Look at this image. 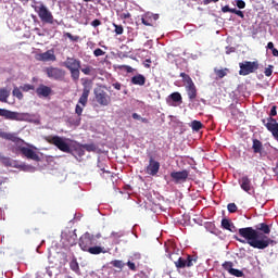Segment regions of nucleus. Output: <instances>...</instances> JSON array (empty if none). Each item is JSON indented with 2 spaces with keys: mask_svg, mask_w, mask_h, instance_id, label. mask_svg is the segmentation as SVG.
Segmentation results:
<instances>
[{
  "mask_svg": "<svg viewBox=\"0 0 278 278\" xmlns=\"http://www.w3.org/2000/svg\"><path fill=\"white\" fill-rule=\"evenodd\" d=\"M270 233V226L266 223H260L253 227L240 228L239 236H235L233 238L237 242H241V244H249L253 249H258L264 251V249H268L270 244H275V240L270 239L268 236Z\"/></svg>",
  "mask_w": 278,
  "mask_h": 278,
  "instance_id": "1",
  "label": "nucleus"
},
{
  "mask_svg": "<svg viewBox=\"0 0 278 278\" xmlns=\"http://www.w3.org/2000/svg\"><path fill=\"white\" fill-rule=\"evenodd\" d=\"M4 140H10L14 144L11 148V151L13 153H16V155H23V157H27V160H33L34 162H40V156L34 149L36 147L29 146L30 148H27L24 146V140L18 138L15 134L12 132H3L1 136Z\"/></svg>",
  "mask_w": 278,
  "mask_h": 278,
  "instance_id": "2",
  "label": "nucleus"
},
{
  "mask_svg": "<svg viewBox=\"0 0 278 278\" xmlns=\"http://www.w3.org/2000/svg\"><path fill=\"white\" fill-rule=\"evenodd\" d=\"M81 86H83V93L78 100V103L80 105L76 104V108H75V114H77V116H81V114H84V109L86 108V105H88V97H90V92L92 91V86H93L92 79L81 78Z\"/></svg>",
  "mask_w": 278,
  "mask_h": 278,
  "instance_id": "3",
  "label": "nucleus"
},
{
  "mask_svg": "<svg viewBox=\"0 0 278 278\" xmlns=\"http://www.w3.org/2000/svg\"><path fill=\"white\" fill-rule=\"evenodd\" d=\"M31 8L38 14L41 23H46L48 25H53L55 23V18L53 17V13L49 11V8L45 5L42 2H38L36 0H31Z\"/></svg>",
  "mask_w": 278,
  "mask_h": 278,
  "instance_id": "4",
  "label": "nucleus"
},
{
  "mask_svg": "<svg viewBox=\"0 0 278 278\" xmlns=\"http://www.w3.org/2000/svg\"><path fill=\"white\" fill-rule=\"evenodd\" d=\"M64 66L70 71L73 81H79L81 61L75 58H67L64 62Z\"/></svg>",
  "mask_w": 278,
  "mask_h": 278,
  "instance_id": "5",
  "label": "nucleus"
},
{
  "mask_svg": "<svg viewBox=\"0 0 278 278\" xmlns=\"http://www.w3.org/2000/svg\"><path fill=\"white\" fill-rule=\"evenodd\" d=\"M180 77L182 78V84L185 85V90L188 94L189 101H194L197 99V85H194V81L190 77V75L186 73H180Z\"/></svg>",
  "mask_w": 278,
  "mask_h": 278,
  "instance_id": "6",
  "label": "nucleus"
},
{
  "mask_svg": "<svg viewBox=\"0 0 278 278\" xmlns=\"http://www.w3.org/2000/svg\"><path fill=\"white\" fill-rule=\"evenodd\" d=\"M47 141L49 144H53L59 149V151H62L63 153H71V146L64 140V138L60 136H52L48 137Z\"/></svg>",
  "mask_w": 278,
  "mask_h": 278,
  "instance_id": "7",
  "label": "nucleus"
},
{
  "mask_svg": "<svg viewBox=\"0 0 278 278\" xmlns=\"http://www.w3.org/2000/svg\"><path fill=\"white\" fill-rule=\"evenodd\" d=\"M0 116L7 118V121H28L29 113H18L7 109H0Z\"/></svg>",
  "mask_w": 278,
  "mask_h": 278,
  "instance_id": "8",
  "label": "nucleus"
},
{
  "mask_svg": "<svg viewBox=\"0 0 278 278\" xmlns=\"http://www.w3.org/2000/svg\"><path fill=\"white\" fill-rule=\"evenodd\" d=\"M239 75L247 77V75H251V73H255L260 68V63L257 61H244L239 63Z\"/></svg>",
  "mask_w": 278,
  "mask_h": 278,
  "instance_id": "9",
  "label": "nucleus"
},
{
  "mask_svg": "<svg viewBox=\"0 0 278 278\" xmlns=\"http://www.w3.org/2000/svg\"><path fill=\"white\" fill-rule=\"evenodd\" d=\"M46 74L49 79H54L55 81H62L66 77V71L60 67H46Z\"/></svg>",
  "mask_w": 278,
  "mask_h": 278,
  "instance_id": "10",
  "label": "nucleus"
},
{
  "mask_svg": "<svg viewBox=\"0 0 278 278\" xmlns=\"http://www.w3.org/2000/svg\"><path fill=\"white\" fill-rule=\"evenodd\" d=\"M263 125H265L267 131H270L275 140L278 142V123L276 118L267 117L262 119Z\"/></svg>",
  "mask_w": 278,
  "mask_h": 278,
  "instance_id": "11",
  "label": "nucleus"
},
{
  "mask_svg": "<svg viewBox=\"0 0 278 278\" xmlns=\"http://www.w3.org/2000/svg\"><path fill=\"white\" fill-rule=\"evenodd\" d=\"M93 92H94L96 101L97 103H99V105H103V106L110 105L112 98H110V94H108L105 90L94 89Z\"/></svg>",
  "mask_w": 278,
  "mask_h": 278,
  "instance_id": "12",
  "label": "nucleus"
},
{
  "mask_svg": "<svg viewBox=\"0 0 278 278\" xmlns=\"http://www.w3.org/2000/svg\"><path fill=\"white\" fill-rule=\"evenodd\" d=\"M35 60L37 62H55L58 58L55 56V50L50 49L46 52L35 54Z\"/></svg>",
  "mask_w": 278,
  "mask_h": 278,
  "instance_id": "13",
  "label": "nucleus"
},
{
  "mask_svg": "<svg viewBox=\"0 0 278 278\" xmlns=\"http://www.w3.org/2000/svg\"><path fill=\"white\" fill-rule=\"evenodd\" d=\"M197 264V257L192 255H188L187 258L179 257L177 262H175L176 268H190Z\"/></svg>",
  "mask_w": 278,
  "mask_h": 278,
  "instance_id": "14",
  "label": "nucleus"
},
{
  "mask_svg": "<svg viewBox=\"0 0 278 278\" xmlns=\"http://www.w3.org/2000/svg\"><path fill=\"white\" fill-rule=\"evenodd\" d=\"M94 244V237L90 233H85L79 239V247L81 251H87Z\"/></svg>",
  "mask_w": 278,
  "mask_h": 278,
  "instance_id": "15",
  "label": "nucleus"
},
{
  "mask_svg": "<svg viewBox=\"0 0 278 278\" xmlns=\"http://www.w3.org/2000/svg\"><path fill=\"white\" fill-rule=\"evenodd\" d=\"M147 175L155 177L160 173V162L155 161L153 156H150L149 165L146 167Z\"/></svg>",
  "mask_w": 278,
  "mask_h": 278,
  "instance_id": "16",
  "label": "nucleus"
},
{
  "mask_svg": "<svg viewBox=\"0 0 278 278\" xmlns=\"http://www.w3.org/2000/svg\"><path fill=\"white\" fill-rule=\"evenodd\" d=\"M160 18V14H153L151 12H147L141 16L142 25L146 27H153V23Z\"/></svg>",
  "mask_w": 278,
  "mask_h": 278,
  "instance_id": "17",
  "label": "nucleus"
},
{
  "mask_svg": "<svg viewBox=\"0 0 278 278\" xmlns=\"http://www.w3.org/2000/svg\"><path fill=\"white\" fill-rule=\"evenodd\" d=\"M190 175L188 169H184L181 172H172L170 177L175 181V184H181V181H186Z\"/></svg>",
  "mask_w": 278,
  "mask_h": 278,
  "instance_id": "18",
  "label": "nucleus"
},
{
  "mask_svg": "<svg viewBox=\"0 0 278 278\" xmlns=\"http://www.w3.org/2000/svg\"><path fill=\"white\" fill-rule=\"evenodd\" d=\"M238 181L241 190H243L248 194H251V191H253V185L251 184V179L249 178V176H242Z\"/></svg>",
  "mask_w": 278,
  "mask_h": 278,
  "instance_id": "19",
  "label": "nucleus"
},
{
  "mask_svg": "<svg viewBox=\"0 0 278 278\" xmlns=\"http://www.w3.org/2000/svg\"><path fill=\"white\" fill-rule=\"evenodd\" d=\"M51 92V87L47 85H39V87L36 89V94L38 97H43L45 99H47V97H49Z\"/></svg>",
  "mask_w": 278,
  "mask_h": 278,
  "instance_id": "20",
  "label": "nucleus"
},
{
  "mask_svg": "<svg viewBox=\"0 0 278 278\" xmlns=\"http://www.w3.org/2000/svg\"><path fill=\"white\" fill-rule=\"evenodd\" d=\"M130 81L134 86H144L147 84V77L142 74H137L131 77Z\"/></svg>",
  "mask_w": 278,
  "mask_h": 278,
  "instance_id": "21",
  "label": "nucleus"
},
{
  "mask_svg": "<svg viewBox=\"0 0 278 278\" xmlns=\"http://www.w3.org/2000/svg\"><path fill=\"white\" fill-rule=\"evenodd\" d=\"M222 227H223V229H226L227 231H230L231 233H233V229H236V226L233 225V223H231V220L227 219V218L222 219Z\"/></svg>",
  "mask_w": 278,
  "mask_h": 278,
  "instance_id": "22",
  "label": "nucleus"
},
{
  "mask_svg": "<svg viewBox=\"0 0 278 278\" xmlns=\"http://www.w3.org/2000/svg\"><path fill=\"white\" fill-rule=\"evenodd\" d=\"M252 142L253 153H262L264 150V144H262V141H260V139H253Z\"/></svg>",
  "mask_w": 278,
  "mask_h": 278,
  "instance_id": "23",
  "label": "nucleus"
},
{
  "mask_svg": "<svg viewBox=\"0 0 278 278\" xmlns=\"http://www.w3.org/2000/svg\"><path fill=\"white\" fill-rule=\"evenodd\" d=\"M70 268L73 270V273H76V275H79V263L77 262V257H73V260L70 262Z\"/></svg>",
  "mask_w": 278,
  "mask_h": 278,
  "instance_id": "24",
  "label": "nucleus"
},
{
  "mask_svg": "<svg viewBox=\"0 0 278 278\" xmlns=\"http://www.w3.org/2000/svg\"><path fill=\"white\" fill-rule=\"evenodd\" d=\"M9 98H10V90L5 88H0V101L2 103H8Z\"/></svg>",
  "mask_w": 278,
  "mask_h": 278,
  "instance_id": "25",
  "label": "nucleus"
},
{
  "mask_svg": "<svg viewBox=\"0 0 278 278\" xmlns=\"http://www.w3.org/2000/svg\"><path fill=\"white\" fill-rule=\"evenodd\" d=\"M87 253H90L91 255H101V253H105V251H103V248L96 245L88 249Z\"/></svg>",
  "mask_w": 278,
  "mask_h": 278,
  "instance_id": "26",
  "label": "nucleus"
},
{
  "mask_svg": "<svg viewBox=\"0 0 278 278\" xmlns=\"http://www.w3.org/2000/svg\"><path fill=\"white\" fill-rule=\"evenodd\" d=\"M123 236H125V233L123 232V231H119V232H112L111 233V238H112V240H113V242L115 243V244H121V238H123Z\"/></svg>",
  "mask_w": 278,
  "mask_h": 278,
  "instance_id": "27",
  "label": "nucleus"
},
{
  "mask_svg": "<svg viewBox=\"0 0 278 278\" xmlns=\"http://www.w3.org/2000/svg\"><path fill=\"white\" fill-rule=\"evenodd\" d=\"M190 127L193 131H201V129H203V123L194 119L191 122Z\"/></svg>",
  "mask_w": 278,
  "mask_h": 278,
  "instance_id": "28",
  "label": "nucleus"
},
{
  "mask_svg": "<svg viewBox=\"0 0 278 278\" xmlns=\"http://www.w3.org/2000/svg\"><path fill=\"white\" fill-rule=\"evenodd\" d=\"M169 99H172V101H174V103H181V93L179 92H173L170 96H169Z\"/></svg>",
  "mask_w": 278,
  "mask_h": 278,
  "instance_id": "29",
  "label": "nucleus"
},
{
  "mask_svg": "<svg viewBox=\"0 0 278 278\" xmlns=\"http://www.w3.org/2000/svg\"><path fill=\"white\" fill-rule=\"evenodd\" d=\"M13 97H16L20 101L23 99V92L21 91V88L14 87L12 91Z\"/></svg>",
  "mask_w": 278,
  "mask_h": 278,
  "instance_id": "30",
  "label": "nucleus"
},
{
  "mask_svg": "<svg viewBox=\"0 0 278 278\" xmlns=\"http://www.w3.org/2000/svg\"><path fill=\"white\" fill-rule=\"evenodd\" d=\"M64 37L68 38L72 42H79V36H75L71 33H64Z\"/></svg>",
  "mask_w": 278,
  "mask_h": 278,
  "instance_id": "31",
  "label": "nucleus"
},
{
  "mask_svg": "<svg viewBox=\"0 0 278 278\" xmlns=\"http://www.w3.org/2000/svg\"><path fill=\"white\" fill-rule=\"evenodd\" d=\"M229 275H232L233 277H243L244 271L240 270V269L232 268V269H230Z\"/></svg>",
  "mask_w": 278,
  "mask_h": 278,
  "instance_id": "32",
  "label": "nucleus"
},
{
  "mask_svg": "<svg viewBox=\"0 0 278 278\" xmlns=\"http://www.w3.org/2000/svg\"><path fill=\"white\" fill-rule=\"evenodd\" d=\"M83 149H86L90 153L97 151V146L94 143L83 144Z\"/></svg>",
  "mask_w": 278,
  "mask_h": 278,
  "instance_id": "33",
  "label": "nucleus"
},
{
  "mask_svg": "<svg viewBox=\"0 0 278 278\" xmlns=\"http://www.w3.org/2000/svg\"><path fill=\"white\" fill-rule=\"evenodd\" d=\"M113 27L115 28V34L117 36H122V34L125 31V28H123V25L113 24Z\"/></svg>",
  "mask_w": 278,
  "mask_h": 278,
  "instance_id": "34",
  "label": "nucleus"
},
{
  "mask_svg": "<svg viewBox=\"0 0 278 278\" xmlns=\"http://www.w3.org/2000/svg\"><path fill=\"white\" fill-rule=\"evenodd\" d=\"M227 210L230 214H236V212H238V205H236V203H229Z\"/></svg>",
  "mask_w": 278,
  "mask_h": 278,
  "instance_id": "35",
  "label": "nucleus"
},
{
  "mask_svg": "<svg viewBox=\"0 0 278 278\" xmlns=\"http://www.w3.org/2000/svg\"><path fill=\"white\" fill-rule=\"evenodd\" d=\"M223 268H224V270H227L230 274L231 270H233V263L232 262H225L223 264Z\"/></svg>",
  "mask_w": 278,
  "mask_h": 278,
  "instance_id": "36",
  "label": "nucleus"
},
{
  "mask_svg": "<svg viewBox=\"0 0 278 278\" xmlns=\"http://www.w3.org/2000/svg\"><path fill=\"white\" fill-rule=\"evenodd\" d=\"M34 89H35L34 85H29V84H26L20 87V90H23V92H29V90H34Z\"/></svg>",
  "mask_w": 278,
  "mask_h": 278,
  "instance_id": "37",
  "label": "nucleus"
},
{
  "mask_svg": "<svg viewBox=\"0 0 278 278\" xmlns=\"http://www.w3.org/2000/svg\"><path fill=\"white\" fill-rule=\"evenodd\" d=\"M236 5L237 8H239V10H244L247 8V2H244L243 0H237Z\"/></svg>",
  "mask_w": 278,
  "mask_h": 278,
  "instance_id": "38",
  "label": "nucleus"
},
{
  "mask_svg": "<svg viewBox=\"0 0 278 278\" xmlns=\"http://www.w3.org/2000/svg\"><path fill=\"white\" fill-rule=\"evenodd\" d=\"M273 68H275L273 65H268V67L265 68L264 74L266 77H270V75H273Z\"/></svg>",
  "mask_w": 278,
  "mask_h": 278,
  "instance_id": "39",
  "label": "nucleus"
},
{
  "mask_svg": "<svg viewBox=\"0 0 278 278\" xmlns=\"http://www.w3.org/2000/svg\"><path fill=\"white\" fill-rule=\"evenodd\" d=\"M216 75L219 79H223V77L227 76V70H218L216 71Z\"/></svg>",
  "mask_w": 278,
  "mask_h": 278,
  "instance_id": "40",
  "label": "nucleus"
},
{
  "mask_svg": "<svg viewBox=\"0 0 278 278\" xmlns=\"http://www.w3.org/2000/svg\"><path fill=\"white\" fill-rule=\"evenodd\" d=\"M93 55L96 58H101V55H105V51H103L102 49L100 48H97L94 51H93Z\"/></svg>",
  "mask_w": 278,
  "mask_h": 278,
  "instance_id": "41",
  "label": "nucleus"
},
{
  "mask_svg": "<svg viewBox=\"0 0 278 278\" xmlns=\"http://www.w3.org/2000/svg\"><path fill=\"white\" fill-rule=\"evenodd\" d=\"M111 264L114 266V268H123V261L115 260L112 261Z\"/></svg>",
  "mask_w": 278,
  "mask_h": 278,
  "instance_id": "42",
  "label": "nucleus"
},
{
  "mask_svg": "<svg viewBox=\"0 0 278 278\" xmlns=\"http://www.w3.org/2000/svg\"><path fill=\"white\" fill-rule=\"evenodd\" d=\"M81 73H84V75H90V73H92V66L87 65L86 67H83Z\"/></svg>",
  "mask_w": 278,
  "mask_h": 278,
  "instance_id": "43",
  "label": "nucleus"
},
{
  "mask_svg": "<svg viewBox=\"0 0 278 278\" xmlns=\"http://www.w3.org/2000/svg\"><path fill=\"white\" fill-rule=\"evenodd\" d=\"M274 116H277V106L276 105L271 106L268 118H275Z\"/></svg>",
  "mask_w": 278,
  "mask_h": 278,
  "instance_id": "44",
  "label": "nucleus"
},
{
  "mask_svg": "<svg viewBox=\"0 0 278 278\" xmlns=\"http://www.w3.org/2000/svg\"><path fill=\"white\" fill-rule=\"evenodd\" d=\"M230 53H236V48L235 47H226V54L230 55Z\"/></svg>",
  "mask_w": 278,
  "mask_h": 278,
  "instance_id": "45",
  "label": "nucleus"
},
{
  "mask_svg": "<svg viewBox=\"0 0 278 278\" xmlns=\"http://www.w3.org/2000/svg\"><path fill=\"white\" fill-rule=\"evenodd\" d=\"M232 14H236L237 16H240V18H243L244 13L240 10L233 9Z\"/></svg>",
  "mask_w": 278,
  "mask_h": 278,
  "instance_id": "46",
  "label": "nucleus"
},
{
  "mask_svg": "<svg viewBox=\"0 0 278 278\" xmlns=\"http://www.w3.org/2000/svg\"><path fill=\"white\" fill-rule=\"evenodd\" d=\"M222 12H224V14H226V12L233 14V9L229 8V5H225L222 8Z\"/></svg>",
  "mask_w": 278,
  "mask_h": 278,
  "instance_id": "47",
  "label": "nucleus"
},
{
  "mask_svg": "<svg viewBox=\"0 0 278 278\" xmlns=\"http://www.w3.org/2000/svg\"><path fill=\"white\" fill-rule=\"evenodd\" d=\"M121 18H123L124 21H127V18H131V13L129 12L122 13Z\"/></svg>",
  "mask_w": 278,
  "mask_h": 278,
  "instance_id": "48",
  "label": "nucleus"
},
{
  "mask_svg": "<svg viewBox=\"0 0 278 278\" xmlns=\"http://www.w3.org/2000/svg\"><path fill=\"white\" fill-rule=\"evenodd\" d=\"M127 266H128V268H130V270H132L134 273H136V264H135V263L128 261Z\"/></svg>",
  "mask_w": 278,
  "mask_h": 278,
  "instance_id": "49",
  "label": "nucleus"
},
{
  "mask_svg": "<svg viewBox=\"0 0 278 278\" xmlns=\"http://www.w3.org/2000/svg\"><path fill=\"white\" fill-rule=\"evenodd\" d=\"M124 71H126V73H134V67L129 66V65H123Z\"/></svg>",
  "mask_w": 278,
  "mask_h": 278,
  "instance_id": "50",
  "label": "nucleus"
},
{
  "mask_svg": "<svg viewBox=\"0 0 278 278\" xmlns=\"http://www.w3.org/2000/svg\"><path fill=\"white\" fill-rule=\"evenodd\" d=\"M101 25V21L100 20H93L92 22H91V26L92 27H99Z\"/></svg>",
  "mask_w": 278,
  "mask_h": 278,
  "instance_id": "51",
  "label": "nucleus"
},
{
  "mask_svg": "<svg viewBox=\"0 0 278 278\" xmlns=\"http://www.w3.org/2000/svg\"><path fill=\"white\" fill-rule=\"evenodd\" d=\"M112 86L115 90H121V88H123V85L121 83H113Z\"/></svg>",
  "mask_w": 278,
  "mask_h": 278,
  "instance_id": "52",
  "label": "nucleus"
},
{
  "mask_svg": "<svg viewBox=\"0 0 278 278\" xmlns=\"http://www.w3.org/2000/svg\"><path fill=\"white\" fill-rule=\"evenodd\" d=\"M219 0H204V5H210V3H218Z\"/></svg>",
  "mask_w": 278,
  "mask_h": 278,
  "instance_id": "53",
  "label": "nucleus"
},
{
  "mask_svg": "<svg viewBox=\"0 0 278 278\" xmlns=\"http://www.w3.org/2000/svg\"><path fill=\"white\" fill-rule=\"evenodd\" d=\"M132 118L135 121H141L142 116L138 115V113H132Z\"/></svg>",
  "mask_w": 278,
  "mask_h": 278,
  "instance_id": "54",
  "label": "nucleus"
},
{
  "mask_svg": "<svg viewBox=\"0 0 278 278\" xmlns=\"http://www.w3.org/2000/svg\"><path fill=\"white\" fill-rule=\"evenodd\" d=\"M267 49H270V51H273L275 49V43H273V41H269L267 43Z\"/></svg>",
  "mask_w": 278,
  "mask_h": 278,
  "instance_id": "55",
  "label": "nucleus"
},
{
  "mask_svg": "<svg viewBox=\"0 0 278 278\" xmlns=\"http://www.w3.org/2000/svg\"><path fill=\"white\" fill-rule=\"evenodd\" d=\"M78 155H79V157L86 155V152L84 151V149L78 150Z\"/></svg>",
  "mask_w": 278,
  "mask_h": 278,
  "instance_id": "56",
  "label": "nucleus"
},
{
  "mask_svg": "<svg viewBox=\"0 0 278 278\" xmlns=\"http://www.w3.org/2000/svg\"><path fill=\"white\" fill-rule=\"evenodd\" d=\"M271 53H273L274 58H278V50L276 48L274 50H271Z\"/></svg>",
  "mask_w": 278,
  "mask_h": 278,
  "instance_id": "57",
  "label": "nucleus"
},
{
  "mask_svg": "<svg viewBox=\"0 0 278 278\" xmlns=\"http://www.w3.org/2000/svg\"><path fill=\"white\" fill-rule=\"evenodd\" d=\"M141 123H146V124H149V119L147 117H141Z\"/></svg>",
  "mask_w": 278,
  "mask_h": 278,
  "instance_id": "58",
  "label": "nucleus"
},
{
  "mask_svg": "<svg viewBox=\"0 0 278 278\" xmlns=\"http://www.w3.org/2000/svg\"><path fill=\"white\" fill-rule=\"evenodd\" d=\"M79 123H81V117L78 118V122L76 125H79Z\"/></svg>",
  "mask_w": 278,
  "mask_h": 278,
  "instance_id": "59",
  "label": "nucleus"
},
{
  "mask_svg": "<svg viewBox=\"0 0 278 278\" xmlns=\"http://www.w3.org/2000/svg\"><path fill=\"white\" fill-rule=\"evenodd\" d=\"M83 1H85V3H90V1H92V0H83Z\"/></svg>",
  "mask_w": 278,
  "mask_h": 278,
  "instance_id": "60",
  "label": "nucleus"
},
{
  "mask_svg": "<svg viewBox=\"0 0 278 278\" xmlns=\"http://www.w3.org/2000/svg\"><path fill=\"white\" fill-rule=\"evenodd\" d=\"M136 257H137V260H140V254H137Z\"/></svg>",
  "mask_w": 278,
  "mask_h": 278,
  "instance_id": "61",
  "label": "nucleus"
},
{
  "mask_svg": "<svg viewBox=\"0 0 278 278\" xmlns=\"http://www.w3.org/2000/svg\"><path fill=\"white\" fill-rule=\"evenodd\" d=\"M20 1H25L26 3H28L29 0H20Z\"/></svg>",
  "mask_w": 278,
  "mask_h": 278,
  "instance_id": "62",
  "label": "nucleus"
},
{
  "mask_svg": "<svg viewBox=\"0 0 278 278\" xmlns=\"http://www.w3.org/2000/svg\"><path fill=\"white\" fill-rule=\"evenodd\" d=\"M147 62H151V60H147Z\"/></svg>",
  "mask_w": 278,
  "mask_h": 278,
  "instance_id": "63",
  "label": "nucleus"
},
{
  "mask_svg": "<svg viewBox=\"0 0 278 278\" xmlns=\"http://www.w3.org/2000/svg\"><path fill=\"white\" fill-rule=\"evenodd\" d=\"M146 66L149 68L150 65H146Z\"/></svg>",
  "mask_w": 278,
  "mask_h": 278,
  "instance_id": "64",
  "label": "nucleus"
}]
</instances>
